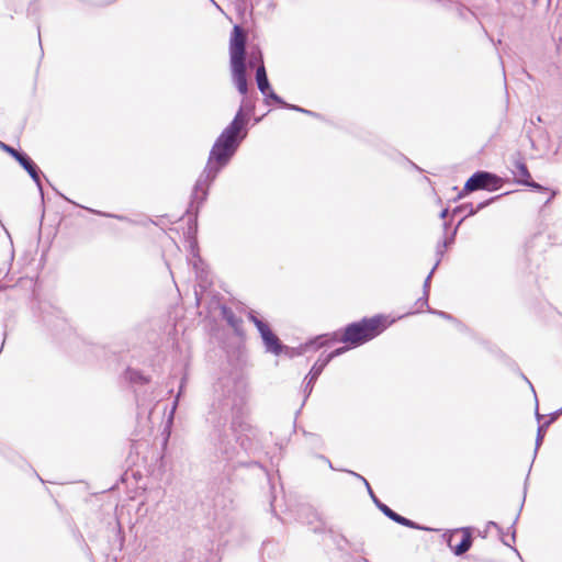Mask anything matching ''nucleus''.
<instances>
[{"mask_svg": "<svg viewBox=\"0 0 562 562\" xmlns=\"http://www.w3.org/2000/svg\"><path fill=\"white\" fill-rule=\"evenodd\" d=\"M254 112L255 102L247 97L243 98L234 119L215 139L206 166L195 181L187 211L188 214L193 215L194 222H196L201 205L207 199L211 184L221 170L229 164L240 144L247 137L250 116Z\"/></svg>", "mask_w": 562, "mask_h": 562, "instance_id": "2", "label": "nucleus"}, {"mask_svg": "<svg viewBox=\"0 0 562 562\" xmlns=\"http://www.w3.org/2000/svg\"><path fill=\"white\" fill-rule=\"evenodd\" d=\"M328 337L329 334L319 335L315 338L306 341L305 344H301L297 347H290L284 344H281V355H285L289 358H295L299 356H302L310 348L319 349L328 344Z\"/></svg>", "mask_w": 562, "mask_h": 562, "instance_id": "12", "label": "nucleus"}, {"mask_svg": "<svg viewBox=\"0 0 562 562\" xmlns=\"http://www.w3.org/2000/svg\"><path fill=\"white\" fill-rule=\"evenodd\" d=\"M503 183V179L493 172L485 170L475 171L465 181L462 191L458 194V199H462L464 195L479 190L496 191L502 188Z\"/></svg>", "mask_w": 562, "mask_h": 562, "instance_id": "4", "label": "nucleus"}, {"mask_svg": "<svg viewBox=\"0 0 562 562\" xmlns=\"http://www.w3.org/2000/svg\"><path fill=\"white\" fill-rule=\"evenodd\" d=\"M448 212H449V210H448V209H443V210L440 212V214H439L440 218H446V216L448 215Z\"/></svg>", "mask_w": 562, "mask_h": 562, "instance_id": "45", "label": "nucleus"}, {"mask_svg": "<svg viewBox=\"0 0 562 562\" xmlns=\"http://www.w3.org/2000/svg\"><path fill=\"white\" fill-rule=\"evenodd\" d=\"M449 225H450V223H449V222H447V221H446V222H443V231H445V234H447L448 228H449Z\"/></svg>", "mask_w": 562, "mask_h": 562, "instance_id": "46", "label": "nucleus"}, {"mask_svg": "<svg viewBox=\"0 0 562 562\" xmlns=\"http://www.w3.org/2000/svg\"><path fill=\"white\" fill-rule=\"evenodd\" d=\"M363 484L366 485L367 490H368V493L372 499V502L374 503V505L379 508V510H381L389 519L393 520L394 522L401 525V526H404V527H408V528H412V529H417V530H427V528L418 525L417 522L397 514L396 512H394L392 508H390L389 506H386V504H384L383 502H381L376 495L374 494V492L372 491L369 482L367 481V479L364 477V481H362Z\"/></svg>", "mask_w": 562, "mask_h": 562, "instance_id": "8", "label": "nucleus"}, {"mask_svg": "<svg viewBox=\"0 0 562 562\" xmlns=\"http://www.w3.org/2000/svg\"><path fill=\"white\" fill-rule=\"evenodd\" d=\"M38 311L42 322L50 330H58L65 327L66 319L59 308L55 307L50 303L44 302L40 303Z\"/></svg>", "mask_w": 562, "mask_h": 562, "instance_id": "11", "label": "nucleus"}, {"mask_svg": "<svg viewBox=\"0 0 562 562\" xmlns=\"http://www.w3.org/2000/svg\"><path fill=\"white\" fill-rule=\"evenodd\" d=\"M345 471H346L347 473H349V474L353 475V476H355V477H357L358 480H360V481H364V477H363L362 475H360V474H358V473H356V472H353V471H351V470H345Z\"/></svg>", "mask_w": 562, "mask_h": 562, "instance_id": "42", "label": "nucleus"}, {"mask_svg": "<svg viewBox=\"0 0 562 562\" xmlns=\"http://www.w3.org/2000/svg\"><path fill=\"white\" fill-rule=\"evenodd\" d=\"M90 212H93L94 214H98L100 216L116 218V220L122 221V222H131V220L127 216L120 215V214H112V213H106V212H101V211H93V210H90Z\"/></svg>", "mask_w": 562, "mask_h": 562, "instance_id": "31", "label": "nucleus"}, {"mask_svg": "<svg viewBox=\"0 0 562 562\" xmlns=\"http://www.w3.org/2000/svg\"><path fill=\"white\" fill-rule=\"evenodd\" d=\"M536 416H537L538 420L541 418V415L538 412H536Z\"/></svg>", "mask_w": 562, "mask_h": 562, "instance_id": "49", "label": "nucleus"}, {"mask_svg": "<svg viewBox=\"0 0 562 562\" xmlns=\"http://www.w3.org/2000/svg\"><path fill=\"white\" fill-rule=\"evenodd\" d=\"M501 196H503V194L492 196V198L479 203L475 207L473 206L472 203L460 204L452 210V215L454 216V215L464 213V215L461 217L464 221L467 217L475 215L479 211H481L484 207H486L487 205L492 204L493 202L498 200Z\"/></svg>", "mask_w": 562, "mask_h": 562, "instance_id": "16", "label": "nucleus"}, {"mask_svg": "<svg viewBox=\"0 0 562 562\" xmlns=\"http://www.w3.org/2000/svg\"><path fill=\"white\" fill-rule=\"evenodd\" d=\"M326 363L319 358L311 368L310 372L304 378V387H303V404L306 402L308 396L312 394L314 384L316 383L317 379L326 368Z\"/></svg>", "mask_w": 562, "mask_h": 562, "instance_id": "15", "label": "nucleus"}, {"mask_svg": "<svg viewBox=\"0 0 562 562\" xmlns=\"http://www.w3.org/2000/svg\"><path fill=\"white\" fill-rule=\"evenodd\" d=\"M522 378H524V380H526V381L529 383L530 387H531V389H533L532 384L529 382V380L527 379V376H525V375L522 374ZM532 391L535 392V390H532Z\"/></svg>", "mask_w": 562, "mask_h": 562, "instance_id": "48", "label": "nucleus"}, {"mask_svg": "<svg viewBox=\"0 0 562 562\" xmlns=\"http://www.w3.org/2000/svg\"><path fill=\"white\" fill-rule=\"evenodd\" d=\"M256 82L259 91L265 95V102L267 104L270 102L284 103V100L271 88L265 65H261L256 69Z\"/></svg>", "mask_w": 562, "mask_h": 562, "instance_id": "13", "label": "nucleus"}, {"mask_svg": "<svg viewBox=\"0 0 562 562\" xmlns=\"http://www.w3.org/2000/svg\"><path fill=\"white\" fill-rule=\"evenodd\" d=\"M512 172L515 176V181L518 184L526 186L538 191H548L547 188L532 180L528 167L520 153H515L512 156Z\"/></svg>", "mask_w": 562, "mask_h": 562, "instance_id": "9", "label": "nucleus"}, {"mask_svg": "<svg viewBox=\"0 0 562 562\" xmlns=\"http://www.w3.org/2000/svg\"><path fill=\"white\" fill-rule=\"evenodd\" d=\"M462 222H463V218H460L457 226L451 232L450 236H445V238L439 243L443 248H448L449 246H451L454 243L458 228L462 224Z\"/></svg>", "mask_w": 562, "mask_h": 562, "instance_id": "26", "label": "nucleus"}, {"mask_svg": "<svg viewBox=\"0 0 562 562\" xmlns=\"http://www.w3.org/2000/svg\"><path fill=\"white\" fill-rule=\"evenodd\" d=\"M300 519L302 522L311 526L315 533H322L326 529V524L322 520L317 512L311 506H302L300 509Z\"/></svg>", "mask_w": 562, "mask_h": 562, "instance_id": "14", "label": "nucleus"}, {"mask_svg": "<svg viewBox=\"0 0 562 562\" xmlns=\"http://www.w3.org/2000/svg\"><path fill=\"white\" fill-rule=\"evenodd\" d=\"M363 484L366 485L367 490H368V493L372 499V502L374 503V505L379 508V510H381L389 519L393 520L394 522L401 525V526H404V527H408V528H412V529H417V530H427V528L418 525L417 522L397 514L396 512H394L392 508H390L389 506H386V504H384L383 502H381L376 495L374 494V492L372 491L369 482L367 481V479L364 477V481H362Z\"/></svg>", "mask_w": 562, "mask_h": 562, "instance_id": "7", "label": "nucleus"}, {"mask_svg": "<svg viewBox=\"0 0 562 562\" xmlns=\"http://www.w3.org/2000/svg\"><path fill=\"white\" fill-rule=\"evenodd\" d=\"M349 548L355 552H364L363 542H350Z\"/></svg>", "mask_w": 562, "mask_h": 562, "instance_id": "36", "label": "nucleus"}, {"mask_svg": "<svg viewBox=\"0 0 562 562\" xmlns=\"http://www.w3.org/2000/svg\"><path fill=\"white\" fill-rule=\"evenodd\" d=\"M261 65H265L262 52L258 46H251L250 52L248 54V59H246V68L259 67Z\"/></svg>", "mask_w": 562, "mask_h": 562, "instance_id": "22", "label": "nucleus"}, {"mask_svg": "<svg viewBox=\"0 0 562 562\" xmlns=\"http://www.w3.org/2000/svg\"><path fill=\"white\" fill-rule=\"evenodd\" d=\"M247 33L238 24L234 25L229 37V65H246Z\"/></svg>", "mask_w": 562, "mask_h": 562, "instance_id": "6", "label": "nucleus"}, {"mask_svg": "<svg viewBox=\"0 0 562 562\" xmlns=\"http://www.w3.org/2000/svg\"><path fill=\"white\" fill-rule=\"evenodd\" d=\"M222 318L232 327L235 331L241 328L243 319L233 312V310L226 305L221 306Z\"/></svg>", "mask_w": 562, "mask_h": 562, "instance_id": "20", "label": "nucleus"}, {"mask_svg": "<svg viewBox=\"0 0 562 562\" xmlns=\"http://www.w3.org/2000/svg\"><path fill=\"white\" fill-rule=\"evenodd\" d=\"M435 268H432L430 270V272L428 273V276L426 277L425 281H424V284H423V294H426V296H429V291H430V281H431V278L435 273Z\"/></svg>", "mask_w": 562, "mask_h": 562, "instance_id": "32", "label": "nucleus"}, {"mask_svg": "<svg viewBox=\"0 0 562 562\" xmlns=\"http://www.w3.org/2000/svg\"><path fill=\"white\" fill-rule=\"evenodd\" d=\"M246 396L241 382L224 376L214 385V397L206 420L210 442L217 459L233 467L265 469L252 459L261 450L258 430L245 420Z\"/></svg>", "mask_w": 562, "mask_h": 562, "instance_id": "1", "label": "nucleus"}, {"mask_svg": "<svg viewBox=\"0 0 562 562\" xmlns=\"http://www.w3.org/2000/svg\"><path fill=\"white\" fill-rule=\"evenodd\" d=\"M445 249L446 248H443L440 244L437 245V247H436L437 261H436V263L434 265L432 268H435V269L438 268V266H439V263H440V261H441V259H442V257L445 255Z\"/></svg>", "mask_w": 562, "mask_h": 562, "instance_id": "34", "label": "nucleus"}, {"mask_svg": "<svg viewBox=\"0 0 562 562\" xmlns=\"http://www.w3.org/2000/svg\"><path fill=\"white\" fill-rule=\"evenodd\" d=\"M562 415V407L557 409L555 412L549 414L548 420L544 423H549V426L554 423Z\"/></svg>", "mask_w": 562, "mask_h": 562, "instance_id": "35", "label": "nucleus"}, {"mask_svg": "<svg viewBox=\"0 0 562 562\" xmlns=\"http://www.w3.org/2000/svg\"><path fill=\"white\" fill-rule=\"evenodd\" d=\"M486 527L487 528L494 527V528H496L498 530L499 533L503 532V529L501 528V526L497 522H495V521H488Z\"/></svg>", "mask_w": 562, "mask_h": 562, "instance_id": "40", "label": "nucleus"}, {"mask_svg": "<svg viewBox=\"0 0 562 562\" xmlns=\"http://www.w3.org/2000/svg\"><path fill=\"white\" fill-rule=\"evenodd\" d=\"M192 558H193V550L192 549L186 550L183 553L184 561L189 562V560H191Z\"/></svg>", "mask_w": 562, "mask_h": 562, "instance_id": "39", "label": "nucleus"}, {"mask_svg": "<svg viewBox=\"0 0 562 562\" xmlns=\"http://www.w3.org/2000/svg\"><path fill=\"white\" fill-rule=\"evenodd\" d=\"M456 5L457 14L460 19L468 20L469 15H474V13L469 10L465 5L460 4L458 1L453 3Z\"/></svg>", "mask_w": 562, "mask_h": 562, "instance_id": "30", "label": "nucleus"}, {"mask_svg": "<svg viewBox=\"0 0 562 562\" xmlns=\"http://www.w3.org/2000/svg\"><path fill=\"white\" fill-rule=\"evenodd\" d=\"M319 459L324 460L330 469L336 470L328 458H326L325 456L322 454V456H319Z\"/></svg>", "mask_w": 562, "mask_h": 562, "instance_id": "43", "label": "nucleus"}, {"mask_svg": "<svg viewBox=\"0 0 562 562\" xmlns=\"http://www.w3.org/2000/svg\"><path fill=\"white\" fill-rule=\"evenodd\" d=\"M124 379L134 387L144 386L150 382V376L144 374L140 370L135 368H126L124 371Z\"/></svg>", "mask_w": 562, "mask_h": 562, "instance_id": "19", "label": "nucleus"}, {"mask_svg": "<svg viewBox=\"0 0 562 562\" xmlns=\"http://www.w3.org/2000/svg\"><path fill=\"white\" fill-rule=\"evenodd\" d=\"M555 195V192L553 191L550 196L547 199L546 204H548Z\"/></svg>", "mask_w": 562, "mask_h": 562, "instance_id": "47", "label": "nucleus"}, {"mask_svg": "<svg viewBox=\"0 0 562 562\" xmlns=\"http://www.w3.org/2000/svg\"><path fill=\"white\" fill-rule=\"evenodd\" d=\"M416 304H419L420 307H423V306L429 307V305H428V296H426V294H424L420 299L417 300Z\"/></svg>", "mask_w": 562, "mask_h": 562, "instance_id": "38", "label": "nucleus"}, {"mask_svg": "<svg viewBox=\"0 0 562 562\" xmlns=\"http://www.w3.org/2000/svg\"><path fill=\"white\" fill-rule=\"evenodd\" d=\"M362 561H363V562H369V561H368V559H364V558L362 559Z\"/></svg>", "mask_w": 562, "mask_h": 562, "instance_id": "50", "label": "nucleus"}, {"mask_svg": "<svg viewBox=\"0 0 562 562\" xmlns=\"http://www.w3.org/2000/svg\"><path fill=\"white\" fill-rule=\"evenodd\" d=\"M528 477L529 475H527L526 477V481H525V487H524V497H522V502H521V505H520V508H519V512L518 514L516 515L514 521H513V525L510 526V529L513 530L512 531V540L515 541L516 540V530L514 528L515 524L517 522L518 518H519V515H520V512L522 509V506H524V503H525V499H526V492H527V481H528Z\"/></svg>", "mask_w": 562, "mask_h": 562, "instance_id": "29", "label": "nucleus"}, {"mask_svg": "<svg viewBox=\"0 0 562 562\" xmlns=\"http://www.w3.org/2000/svg\"><path fill=\"white\" fill-rule=\"evenodd\" d=\"M428 312L431 313V314H435V315H438L439 317L443 318V319H447V321H450V322H453L456 323L459 327H463V325L451 314L447 313V312H443V311H438V310H432L430 307H428Z\"/></svg>", "mask_w": 562, "mask_h": 562, "instance_id": "27", "label": "nucleus"}, {"mask_svg": "<svg viewBox=\"0 0 562 562\" xmlns=\"http://www.w3.org/2000/svg\"><path fill=\"white\" fill-rule=\"evenodd\" d=\"M231 72L236 89L240 94L246 95L248 92L246 65H232Z\"/></svg>", "mask_w": 562, "mask_h": 562, "instance_id": "18", "label": "nucleus"}, {"mask_svg": "<svg viewBox=\"0 0 562 562\" xmlns=\"http://www.w3.org/2000/svg\"><path fill=\"white\" fill-rule=\"evenodd\" d=\"M19 165L29 173V176L32 178V180L37 186L41 194L43 195V184L41 180L42 171L38 168V166L32 160V158L24 153L20 160H18Z\"/></svg>", "mask_w": 562, "mask_h": 562, "instance_id": "17", "label": "nucleus"}, {"mask_svg": "<svg viewBox=\"0 0 562 562\" xmlns=\"http://www.w3.org/2000/svg\"><path fill=\"white\" fill-rule=\"evenodd\" d=\"M324 532L330 538L339 551H345L346 548L349 547L350 541L344 535L336 533L333 528L326 527Z\"/></svg>", "mask_w": 562, "mask_h": 562, "instance_id": "21", "label": "nucleus"}, {"mask_svg": "<svg viewBox=\"0 0 562 562\" xmlns=\"http://www.w3.org/2000/svg\"><path fill=\"white\" fill-rule=\"evenodd\" d=\"M472 528L463 527L456 529L447 538V543L452 552L460 557L470 550L472 546Z\"/></svg>", "mask_w": 562, "mask_h": 562, "instance_id": "10", "label": "nucleus"}, {"mask_svg": "<svg viewBox=\"0 0 562 562\" xmlns=\"http://www.w3.org/2000/svg\"><path fill=\"white\" fill-rule=\"evenodd\" d=\"M348 349H350L348 347V345H346L345 347H339V348H336L335 350H333L331 352H329L328 355H326L324 358H322V360L328 364L334 358L342 355L345 351H347Z\"/></svg>", "mask_w": 562, "mask_h": 562, "instance_id": "28", "label": "nucleus"}, {"mask_svg": "<svg viewBox=\"0 0 562 562\" xmlns=\"http://www.w3.org/2000/svg\"><path fill=\"white\" fill-rule=\"evenodd\" d=\"M304 114L312 116V117L322 119V115L319 113L307 110V109H306V112H304Z\"/></svg>", "mask_w": 562, "mask_h": 562, "instance_id": "41", "label": "nucleus"}, {"mask_svg": "<svg viewBox=\"0 0 562 562\" xmlns=\"http://www.w3.org/2000/svg\"><path fill=\"white\" fill-rule=\"evenodd\" d=\"M549 427V423H543L541 425L538 426V429H537V437H536V447H535V452H533V457L536 458L537 456V452H538V449L540 448V446L542 445L543 442V438L546 436V432H547V428Z\"/></svg>", "mask_w": 562, "mask_h": 562, "instance_id": "23", "label": "nucleus"}, {"mask_svg": "<svg viewBox=\"0 0 562 562\" xmlns=\"http://www.w3.org/2000/svg\"><path fill=\"white\" fill-rule=\"evenodd\" d=\"M278 105L284 108V109H288V110H292V111H295V112H300V113H303L306 112V109L300 106V105H295V104H290L288 102L284 101V103H277Z\"/></svg>", "mask_w": 562, "mask_h": 562, "instance_id": "33", "label": "nucleus"}, {"mask_svg": "<svg viewBox=\"0 0 562 562\" xmlns=\"http://www.w3.org/2000/svg\"><path fill=\"white\" fill-rule=\"evenodd\" d=\"M186 383H187V378H186V376H183V378L181 379V381H180V385H179L178 393H177L176 398H175V401H173V403H172V407H171V411H170V414H169V417H168L169 422H171V420L173 419L175 412H176L177 406H178V404H179V397L181 396V394H182V392H183V389H184V386H186Z\"/></svg>", "mask_w": 562, "mask_h": 562, "instance_id": "24", "label": "nucleus"}, {"mask_svg": "<svg viewBox=\"0 0 562 562\" xmlns=\"http://www.w3.org/2000/svg\"><path fill=\"white\" fill-rule=\"evenodd\" d=\"M392 322L383 314L363 317L329 335L328 344L340 341L348 345L349 348L360 347L381 335Z\"/></svg>", "mask_w": 562, "mask_h": 562, "instance_id": "3", "label": "nucleus"}, {"mask_svg": "<svg viewBox=\"0 0 562 562\" xmlns=\"http://www.w3.org/2000/svg\"><path fill=\"white\" fill-rule=\"evenodd\" d=\"M0 149L10 155L12 158H14L16 161L20 160L21 156L24 154V151L15 149L14 147L3 143L0 140Z\"/></svg>", "mask_w": 562, "mask_h": 562, "instance_id": "25", "label": "nucleus"}, {"mask_svg": "<svg viewBox=\"0 0 562 562\" xmlns=\"http://www.w3.org/2000/svg\"><path fill=\"white\" fill-rule=\"evenodd\" d=\"M435 1L441 3V5L447 9H449L452 5V3H457V0H435Z\"/></svg>", "mask_w": 562, "mask_h": 562, "instance_id": "37", "label": "nucleus"}, {"mask_svg": "<svg viewBox=\"0 0 562 562\" xmlns=\"http://www.w3.org/2000/svg\"><path fill=\"white\" fill-rule=\"evenodd\" d=\"M502 542H503L505 546H507V547L512 548L515 552H517V553H518L517 549H515L510 543H508V540H505L504 538H502Z\"/></svg>", "mask_w": 562, "mask_h": 562, "instance_id": "44", "label": "nucleus"}, {"mask_svg": "<svg viewBox=\"0 0 562 562\" xmlns=\"http://www.w3.org/2000/svg\"><path fill=\"white\" fill-rule=\"evenodd\" d=\"M248 319L256 326L257 330L259 331L266 351L274 356L281 355L282 341L273 333L269 324L261 319L255 311H250L248 313Z\"/></svg>", "mask_w": 562, "mask_h": 562, "instance_id": "5", "label": "nucleus"}]
</instances>
